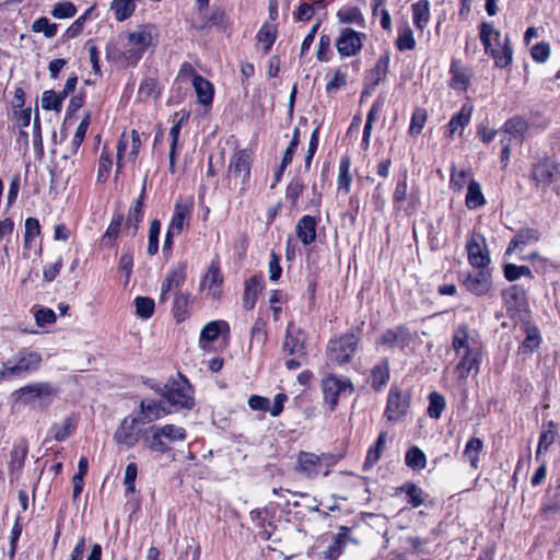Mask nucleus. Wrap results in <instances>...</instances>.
Instances as JSON below:
<instances>
[{
    "instance_id": "obj_1",
    "label": "nucleus",
    "mask_w": 560,
    "mask_h": 560,
    "mask_svg": "<svg viewBox=\"0 0 560 560\" xmlns=\"http://www.w3.org/2000/svg\"><path fill=\"white\" fill-rule=\"evenodd\" d=\"M158 40V27L151 23L142 24L110 40L106 45V57L124 68L135 67L148 49L156 46Z\"/></svg>"
},
{
    "instance_id": "obj_2",
    "label": "nucleus",
    "mask_w": 560,
    "mask_h": 560,
    "mask_svg": "<svg viewBox=\"0 0 560 560\" xmlns=\"http://www.w3.org/2000/svg\"><path fill=\"white\" fill-rule=\"evenodd\" d=\"M452 350L457 359L454 372L458 378L465 380L470 373H478L482 346L476 330L466 324L458 325L453 332Z\"/></svg>"
},
{
    "instance_id": "obj_3",
    "label": "nucleus",
    "mask_w": 560,
    "mask_h": 560,
    "mask_svg": "<svg viewBox=\"0 0 560 560\" xmlns=\"http://www.w3.org/2000/svg\"><path fill=\"white\" fill-rule=\"evenodd\" d=\"M479 36L486 52L492 56L498 67L503 68L511 62L512 49L509 46V39L502 36L492 23H481Z\"/></svg>"
},
{
    "instance_id": "obj_4",
    "label": "nucleus",
    "mask_w": 560,
    "mask_h": 560,
    "mask_svg": "<svg viewBox=\"0 0 560 560\" xmlns=\"http://www.w3.org/2000/svg\"><path fill=\"white\" fill-rule=\"evenodd\" d=\"M42 354L30 349H21L1 363L0 381L25 376L40 366Z\"/></svg>"
},
{
    "instance_id": "obj_5",
    "label": "nucleus",
    "mask_w": 560,
    "mask_h": 560,
    "mask_svg": "<svg viewBox=\"0 0 560 560\" xmlns=\"http://www.w3.org/2000/svg\"><path fill=\"white\" fill-rule=\"evenodd\" d=\"M186 439V430L176 424L152 425L143 439L144 445L154 453L164 454L171 445L183 442Z\"/></svg>"
},
{
    "instance_id": "obj_6",
    "label": "nucleus",
    "mask_w": 560,
    "mask_h": 560,
    "mask_svg": "<svg viewBox=\"0 0 560 560\" xmlns=\"http://www.w3.org/2000/svg\"><path fill=\"white\" fill-rule=\"evenodd\" d=\"M161 396L176 411L191 409L195 405L192 387L183 376L170 380L161 390Z\"/></svg>"
},
{
    "instance_id": "obj_7",
    "label": "nucleus",
    "mask_w": 560,
    "mask_h": 560,
    "mask_svg": "<svg viewBox=\"0 0 560 560\" xmlns=\"http://www.w3.org/2000/svg\"><path fill=\"white\" fill-rule=\"evenodd\" d=\"M322 389L324 400L332 411L340 398L348 397L353 393V385L347 377L330 374L323 378Z\"/></svg>"
},
{
    "instance_id": "obj_8",
    "label": "nucleus",
    "mask_w": 560,
    "mask_h": 560,
    "mask_svg": "<svg viewBox=\"0 0 560 560\" xmlns=\"http://www.w3.org/2000/svg\"><path fill=\"white\" fill-rule=\"evenodd\" d=\"M336 464L335 456L330 454L316 455L310 452H300L298 455L299 470L308 478H315L320 472L329 474V468Z\"/></svg>"
},
{
    "instance_id": "obj_9",
    "label": "nucleus",
    "mask_w": 560,
    "mask_h": 560,
    "mask_svg": "<svg viewBox=\"0 0 560 560\" xmlns=\"http://www.w3.org/2000/svg\"><path fill=\"white\" fill-rule=\"evenodd\" d=\"M357 347L358 338L353 334L331 339L327 346L328 359L338 365L346 364L353 358Z\"/></svg>"
},
{
    "instance_id": "obj_10",
    "label": "nucleus",
    "mask_w": 560,
    "mask_h": 560,
    "mask_svg": "<svg viewBox=\"0 0 560 560\" xmlns=\"http://www.w3.org/2000/svg\"><path fill=\"white\" fill-rule=\"evenodd\" d=\"M223 282L224 277L221 272L220 262L218 259H213L201 276L199 290L205 292L207 298L219 300L223 293Z\"/></svg>"
},
{
    "instance_id": "obj_11",
    "label": "nucleus",
    "mask_w": 560,
    "mask_h": 560,
    "mask_svg": "<svg viewBox=\"0 0 560 560\" xmlns=\"http://www.w3.org/2000/svg\"><path fill=\"white\" fill-rule=\"evenodd\" d=\"M468 262L477 269H485L490 264V254L482 234L472 232L467 240Z\"/></svg>"
},
{
    "instance_id": "obj_12",
    "label": "nucleus",
    "mask_w": 560,
    "mask_h": 560,
    "mask_svg": "<svg viewBox=\"0 0 560 560\" xmlns=\"http://www.w3.org/2000/svg\"><path fill=\"white\" fill-rule=\"evenodd\" d=\"M365 37L366 35L364 33L357 32L353 28H341L336 40V49L340 58L357 56L363 47Z\"/></svg>"
},
{
    "instance_id": "obj_13",
    "label": "nucleus",
    "mask_w": 560,
    "mask_h": 560,
    "mask_svg": "<svg viewBox=\"0 0 560 560\" xmlns=\"http://www.w3.org/2000/svg\"><path fill=\"white\" fill-rule=\"evenodd\" d=\"M194 210V198L191 196H179L174 205L173 215L168 223L171 233H182L188 226Z\"/></svg>"
},
{
    "instance_id": "obj_14",
    "label": "nucleus",
    "mask_w": 560,
    "mask_h": 560,
    "mask_svg": "<svg viewBox=\"0 0 560 560\" xmlns=\"http://www.w3.org/2000/svg\"><path fill=\"white\" fill-rule=\"evenodd\" d=\"M250 165L252 160L248 151L235 152L230 160L228 177L235 180L241 179L242 189H244L249 179Z\"/></svg>"
},
{
    "instance_id": "obj_15",
    "label": "nucleus",
    "mask_w": 560,
    "mask_h": 560,
    "mask_svg": "<svg viewBox=\"0 0 560 560\" xmlns=\"http://www.w3.org/2000/svg\"><path fill=\"white\" fill-rule=\"evenodd\" d=\"M138 422L139 419L135 416H128L121 421L114 434V440L117 444L131 448L138 443L141 435Z\"/></svg>"
},
{
    "instance_id": "obj_16",
    "label": "nucleus",
    "mask_w": 560,
    "mask_h": 560,
    "mask_svg": "<svg viewBox=\"0 0 560 560\" xmlns=\"http://www.w3.org/2000/svg\"><path fill=\"white\" fill-rule=\"evenodd\" d=\"M141 138L138 131L131 130L130 135L122 132L118 143L116 153V173H120L124 167V153L130 145L129 156L135 160L141 148Z\"/></svg>"
},
{
    "instance_id": "obj_17",
    "label": "nucleus",
    "mask_w": 560,
    "mask_h": 560,
    "mask_svg": "<svg viewBox=\"0 0 560 560\" xmlns=\"http://www.w3.org/2000/svg\"><path fill=\"white\" fill-rule=\"evenodd\" d=\"M186 262H178L172 269H170L162 283L160 302H165L168 299L170 292H177L185 282L186 279Z\"/></svg>"
},
{
    "instance_id": "obj_18",
    "label": "nucleus",
    "mask_w": 560,
    "mask_h": 560,
    "mask_svg": "<svg viewBox=\"0 0 560 560\" xmlns=\"http://www.w3.org/2000/svg\"><path fill=\"white\" fill-rule=\"evenodd\" d=\"M16 399L30 404L36 399L46 401L55 395V389L47 383H34L15 392Z\"/></svg>"
},
{
    "instance_id": "obj_19",
    "label": "nucleus",
    "mask_w": 560,
    "mask_h": 560,
    "mask_svg": "<svg viewBox=\"0 0 560 560\" xmlns=\"http://www.w3.org/2000/svg\"><path fill=\"white\" fill-rule=\"evenodd\" d=\"M450 74V86L457 93H466L472 78L471 70L464 66L460 60L452 59Z\"/></svg>"
},
{
    "instance_id": "obj_20",
    "label": "nucleus",
    "mask_w": 560,
    "mask_h": 560,
    "mask_svg": "<svg viewBox=\"0 0 560 560\" xmlns=\"http://www.w3.org/2000/svg\"><path fill=\"white\" fill-rule=\"evenodd\" d=\"M306 334L293 323H289L285 331L283 350L288 354L303 355L305 349Z\"/></svg>"
},
{
    "instance_id": "obj_21",
    "label": "nucleus",
    "mask_w": 560,
    "mask_h": 560,
    "mask_svg": "<svg viewBox=\"0 0 560 560\" xmlns=\"http://www.w3.org/2000/svg\"><path fill=\"white\" fill-rule=\"evenodd\" d=\"M411 334L404 327L386 330L377 341V347L397 348L404 350L411 342Z\"/></svg>"
},
{
    "instance_id": "obj_22",
    "label": "nucleus",
    "mask_w": 560,
    "mask_h": 560,
    "mask_svg": "<svg viewBox=\"0 0 560 560\" xmlns=\"http://www.w3.org/2000/svg\"><path fill=\"white\" fill-rule=\"evenodd\" d=\"M474 106L469 103L464 104L459 112L452 116L446 126V137L453 139L455 135H463L465 128L469 125Z\"/></svg>"
},
{
    "instance_id": "obj_23",
    "label": "nucleus",
    "mask_w": 560,
    "mask_h": 560,
    "mask_svg": "<svg viewBox=\"0 0 560 560\" xmlns=\"http://www.w3.org/2000/svg\"><path fill=\"white\" fill-rule=\"evenodd\" d=\"M560 176V166L551 160H545L533 168V179L537 185L547 186Z\"/></svg>"
},
{
    "instance_id": "obj_24",
    "label": "nucleus",
    "mask_w": 560,
    "mask_h": 560,
    "mask_svg": "<svg viewBox=\"0 0 560 560\" xmlns=\"http://www.w3.org/2000/svg\"><path fill=\"white\" fill-rule=\"evenodd\" d=\"M409 408V400L405 394L392 388L388 394L385 415L388 420L395 421L406 415Z\"/></svg>"
},
{
    "instance_id": "obj_25",
    "label": "nucleus",
    "mask_w": 560,
    "mask_h": 560,
    "mask_svg": "<svg viewBox=\"0 0 560 560\" xmlns=\"http://www.w3.org/2000/svg\"><path fill=\"white\" fill-rule=\"evenodd\" d=\"M503 299L508 312L512 316H521L525 310V290L522 285H511L503 292Z\"/></svg>"
},
{
    "instance_id": "obj_26",
    "label": "nucleus",
    "mask_w": 560,
    "mask_h": 560,
    "mask_svg": "<svg viewBox=\"0 0 560 560\" xmlns=\"http://www.w3.org/2000/svg\"><path fill=\"white\" fill-rule=\"evenodd\" d=\"M230 326L225 320H211L207 323L199 337V347L203 350L207 349L208 345L215 341L220 335L228 334Z\"/></svg>"
},
{
    "instance_id": "obj_27",
    "label": "nucleus",
    "mask_w": 560,
    "mask_h": 560,
    "mask_svg": "<svg viewBox=\"0 0 560 560\" xmlns=\"http://www.w3.org/2000/svg\"><path fill=\"white\" fill-rule=\"evenodd\" d=\"M464 285L472 294L483 295L491 289V276L485 269H480L476 273H469L464 281Z\"/></svg>"
},
{
    "instance_id": "obj_28",
    "label": "nucleus",
    "mask_w": 560,
    "mask_h": 560,
    "mask_svg": "<svg viewBox=\"0 0 560 560\" xmlns=\"http://www.w3.org/2000/svg\"><path fill=\"white\" fill-rule=\"evenodd\" d=\"M168 410L162 401L154 399H142L140 402V415L143 423H149L168 415Z\"/></svg>"
},
{
    "instance_id": "obj_29",
    "label": "nucleus",
    "mask_w": 560,
    "mask_h": 560,
    "mask_svg": "<svg viewBox=\"0 0 560 560\" xmlns=\"http://www.w3.org/2000/svg\"><path fill=\"white\" fill-rule=\"evenodd\" d=\"M265 287L262 276H253L245 282V290L243 295V306L246 310L254 308L259 293Z\"/></svg>"
},
{
    "instance_id": "obj_30",
    "label": "nucleus",
    "mask_w": 560,
    "mask_h": 560,
    "mask_svg": "<svg viewBox=\"0 0 560 560\" xmlns=\"http://www.w3.org/2000/svg\"><path fill=\"white\" fill-rule=\"evenodd\" d=\"M316 225L315 218L311 215H303L298 221L295 232L303 245H310L316 240Z\"/></svg>"
},
{
    "instance_id": "obj_31",
    "label": "nucleus",
    "mask_w": 560,
    "mask_h": 560,
    "mask_svg": "<svg viewBox=\"0 0 560 560\" xmlns=\"http://www.w3.org/2000/svg\"><path fill=\"white\" fill-rule=\"evenodd\" d=\"M430 8L428 0H419L411 5L412 21L419 31H423L430 22Z\"/></svg>"
},
{
    "instance_id": "obj_32",
    "label": "nucleus",
    "mask_w": 560,
    "mask_h": 560,
    "mask_svg": "<svg viewBox=\"0 0 560 560\" xmlns=\"http://www.w3.org/2000/svg\"><path fill=\"white\" fill-rule=\"evenodd\" d=\"M192 86L200 104L208 106L212 103L214 89L210 81L203 77H195Z\"/></svg>"
},
{
    "instance_id": "obj_33",
    "label": "nucleus",
    "mask_w": 560,
    "mask_h": 560,
    "mask_svg": "<svg viewBox=\"0 0 560 560\" xmlns=\"http://www.w3.org/2000/svg\"><path fill=\"white\" fill-rule=\"evenodd\" d=\"M398 490L399 492L406 493L408 503L413 509L419 508L428 502L429 494L412 482L404 483Z\"/></svg>"
},
{
    "instance_id": "obj_34",
    "label": "nucleus",
    "mask_w": 560,
    "mask_h": 560,
    "mask_svg": "<svg viewBox=\"0 0 560 560\" xmlns=\"http://www.w3.org/2000/svg\"><path fill=\"white\" fill-rule=\"evenodd\" d=\"M277 38V27L275 24L265 22L259 28L256 39L264 54H268Z\"/></svg>"
},
{
    "instance_id": "obj_35",
    "label": "nucleus",
    "mask_w": 560,
    "mask_h": 560,
    "mask_svg": "<svg viewBox=\"0 0 560 560\" xmlns=\"http://www.w3.org/2000/svg\"><path fill=\"white\" fill-rule=\"evenodd\" d=\"M388 56H383L376 61L374 68L370 71L366 78L368 85L371 89H374L376 85H378L381 82L385 80L388 70Z\"/></svg>"
},
{
    "instance_id": "obj_36",
    "label": "nucleus",
    "mask_w": 560,
    "mask_h": 560,
    "mask_svg": "<svg viewBox=\"0 0 560 560\" xmlns=\"http://www.w3.org/2000/svg\"><path fill=\"white\" fill-rule=\"evenodd\" d=\"M524 131L525 120L521 117L512 118L508 120L504 125L503 132L505 137L503 139H505L509 142H512V140H514L522 143Z\"/></svg>"
},
{
    "instance_id": "obj_37",
    "label": "nucleus",
    "mask_w": 560,
    "mask_h": 560,
    "mask_svg": "<svg viewBox=\"0 0 560 560\" xmlns=\"http://www.w3.org/2000/svg\"><path fill=\"white\" fill-rule=\"evenodd\" d=\"M397 38L395 40V45L398 50H413L416 48V39L413 36V31L411 30L408 23H404L398 27Z\"/></svg>"
},
{
    "instance_id": "obj_38",
    "label": "nucleus",
    "mask_w": 560,
    "mask_h": 560,
    "mask_svg": "<svg viewBox=\"0 0 560 560\" xmlns=\"http://www.w3.org/2000/svg\"><path fill=\"white\" fill-rule=\"evenodd\" d=\"M137 2L138 0H113L110 10L114 12L115 19L122 22L133 14Z\"/></svg>"
},
{
    "instance_id": "obj_39",
    "label": "nucleus",
    "mask_w": 560,
    "mask_h": 560,
    "mask_svg": "<svg viewBox=\"0 0 560 560\" xmlns=\"http://www.w3.org/2000/svg\"><path fill=\"white\" fill-rule=\"evenodd\" d=\"M143 196L144 189L142 190L139 198L135 200L128 212L126 228L131 230V234L136 233L138 223L143 218Z\"/></svg>"
},
{
    "instance_id": "obj_40",
    "label": "nucleus",
    "mask_w": 560,
    "mask_h": 560,
    "mask_svg": "<svg viewBox=\"0 0 560 560\" xmlns=\"http://www.w3.org/2000/svg\"><path fill=\"white\" fill-rule=\"evenodd\" d=\"M465 203L468 209L474 210L486 203L479 183L470 180L467 187Z\"/></svg>"
},
{
    "instance_id": "obj_41",
    "label": "nucleus",
    "mask_w": 560,
    "mask_h": 560,
    "mask_svg": "<svg viewBox=\"0 0 560 560\" xmlns=\"http://www.w3.org/2000/svg\"><path fill=\"white\" fill-rule=\"evenodd\" d=\"M350 160L348 158H342L338 166L337 187L339 191L343 192V195L349 192L352 182V177L350 175Z\"/></svg>"
},
{
    "instance_id": "obj_42",
    "label": "nucleus",
    "mask_w": 560,
    "mask_h": 560,
    "mask_svg": "<svg viewBox=\"0 0 560 560\" xmlns=\"http://www.w3.org/2000/svg\"><path fill=\"white\" fill-rule=\"evenodd\" d=\"M405 464L412 470H421L427 466V456L418 446H411L405 456Z\"/></svg>"
},
{
    "instance_id": "obj_43",
    "label": "nucleus",
    "mask_w": 560,
    "mask_h": 560,
    "mask_svg": "<svg viewBox=\"0 0 560 560\" xmlns=\"http://www.w3.org/2000/svg\"><path fill=\"white\" fill-rule=\"evenodd\" d=\"M66 97L62 96L61 92L57 93L52 90L45 91L42 94L40 105L45 110H55L57 113L62 109V102Z\"/></svg>"
},
{
    "instance_id": "obj_44",
    "label": "nucleus",
    "mask_w": 560,
    "mask_h": 560,
    "mask_svg": "<svg viewBox=\"0 0 560 560\" xmlns=\"http://www.w3.org/2000/svg\"><path fill=\"white\" fill-rule=\"evenodd\" d=\"M483 443L478 438H471L465 446L464 457L469 462L474 468L478 467L479 456L482 451Z\"/></svg>"
},
{
    "instance_id": "obj_45",
    "label": "nucleus",
    "mask_w": 560,
    "mask_h": 560,
    "mask_svg": "<svg viewBox=\"0 0 560 560\" xmlns=\"http://www.w3.org/2000/svg\"><path fill=\"white\" fill-rule=\"evenodd\" d=\"M190 294L176 292L173 305V314L177 322L184 320L188 315Z\"/></svg>"
},
{
    "instance_id": "obj_46",
    "label": "nucleus",
    "mask_w": 560,
    "mask_h": 560,
    "mask_svg": "<svg viewBox=\"0 0 560 560\" xmlns=\"http://www.w3.org/2000/svg\"><path fill=\"white\" fill-rule=\"evenodd\" d=\"M340 23L345 24H363L364 18L357 7H342L337 12Z\"/></svg>"
},
{
    "instance_id": "obj_47",
    "label": "nucleus",
    "mask_w": 560,
    "mask_h": 560,
    "mask_svg": "<svg viewBox=\"0 0 560 560\" xmlns=\"http://www.w3.org/2000/svg\"><path fill=\"white\" fill-rule=\"evenodd\" d=\"M161 94V90L159 86V82L155 79L148 78L144 79L138 91V96L142 100H156Z\"/></svg>"
},
{
    "instance_id": "obj_48",
    "label": "nucleus",
    "mask_w": 560,
    "mask_h": 560,
    "mask_svg": "<svg viewBox=\"0 0 560 560\" xmlns=\"http://www.w3.org/2000/svg\"><path fill=\"white\" fill-rule=\"evenodd\" d=\"M372 386L381 388L389 380L388 363L386 361L376 364L371 371Z\"/></svg>"
},
{
    "instance_id": "obj_49",
    "label": "nucleus",
    "mask_w": 560,
    "mask_h": 560,
    "mask_svg": "<svg viewBox=\"0 0 560 560\" xmlns=\"http://www.w3.org/2000/svg\"><path fill=\"white\" fill-rule=\"evenodd\" d=\"M471 179V172L469 170L453 168L451 173L450 187L453 190L460 191L466 185L468 186Z\"/></svg>"
},
{
    "instance_id": "obj_50",
    "label": "nucleus",
    "mask_w": 560,
    "mask_h": 560,
    "mask_svg": "<svg viewBox=\"0 0 560 560\" xmlns=\"http://www.w3.org/2000/svg\"><path fill=\"white\" fill-rule=\"evenodd\" d=\"M31 28L34 33H43L47 38H52L57 35L58 26L56 23L49 22L47 18L36 19Z\"/></svg>"
},
{
    "instance_id": "obj_51",
    "label": "nucleus",
    "mask_w": 560,
    "mask_h": 560,
    "mask_svg": "<svg viewBox=\"0 0 560 560\" xmlns=\"http://www.w3.org/2000/svg\"><path fill=\"white\" fill-rule=\"evenodd\" d=\"M428 119L427 110L423 108H416L412 113L409 133L410 136H418L423 130Z\"/></svg>"
},
{
    "instance_id": "obj_52",
    "label": "nucleus",
    "mask_w": 560,
    "mask_h": 560,
    "mask_svg": "<svg viewBox=\"0 0 560 560\" xmlns=\"http://www.w3.org/2000/svg\"><path fill=\"white\" fill-rule=\"evenodd\" d=\"M112 166L113 161L110 159V152L107 145H104L98 162L97 179L102 182L106 180Z\"/></svg>"
},
{
    "instance_id": "obj_53",
    "label": "nucleus",
    "mask_w": 560,
    "mask_h": 560,
    "mask_svg": "<svg viewBox=\"0 0 560 560\" xmlns=\"http://www.w3.org/2000/svg\"><path fill=\"white\" fill-rule=\"evenodd\" d=\"M136 313L141 318H149L154 312V301L150 298L138 296L135 300Z\"/></svg>"
},
{
    "instance_id": "obj_54",
    "label": "nucleus",
    "mask_w": 560,
    "mask_h": 560,
    "mask_svg": "<svg viewBox=\"0 0 560 560\" xmlns=\"http://www.w3.org/2000/svg\"><path fill=\"white\" fill-rule=\"evenodd\" d=\"M550 54V45L547 42H539L530 48V57L538 63L546 62L549 59Z\"/></svg>"
},
{
    "instance_id": "obj_55",
    "label": "nucleus",
    "mask_w": 560,
    "mask_h": 560,
    "mask_svg": "<svg viewBox=\"0 0 560 560\" xmlns=\"http://www.w3.org/2000/svg\"><path fill=\"white\" fill-rule=\"evenodd\" d=\"M444 408H445L444 397L438 393L430 394L428 415L433 419H438V418H440Z\"/></svg>"
},
{
    "instance_id": "obj_56",
    "label": "nucleus",
    "mask_w": 560,
    "mask_h": 560,
    "mask_svg": "<svg viewBox=\"0 0 560 560\" xmlns=\"http://www.w3.org/2000/svg\"><path fill=\"white\" fill-rule=\"evenodd\" d=\"M51 14L56 19H70L77 14V8L72 2H58L54 5Z\"/></svg>"
},
{
    "instance_id": "obj_57",
    "label": "nucleus",
    "mask_w": 560,
    "mask_h": 560,
    "mask_svg": "<svg viewBox=\"0 0 560 560\" xmlns=\"http://www.w3.org/2000/svg\"><path fill=\"white\" fill-rule=\"evenodd\" d=\"M347 80L348 75L345 71L341 69L335 70L331 80L328 81L326 85V91L331 93L345 88L347 85Z\"/></svg>"
},
{
    "instance_id": "obj_58",
    "label": "nucleus",
    "mask_w": 560,
    "mask_h": 560,
    "mask_svg": "<svg viewBox=\"0 0 560 560\" xmlns=\"http://www.w3.org/2000/svg\"><path fill=\"white\" fill-rule=\"evenodd\" d=\"M40 233V225L37 219L27 218L25 220V235H24V244L25 246H30L31 242L38 236Z\"/></svg>"
},
{
    "instance_id": "obj_59",
    "label": "nucleus",
    "mask_w": 560,
    "mask_h": 560,
    "mask_svg": "<svg viewBox=\"0 0 560 560\" xmlns=\"http://www.w3.org/2000/svg\"><path fill=\"white\" fill-rule=\"evenodd\" d=\"M138 474V467L135 463L127 465L124 477V485L129 493H133L136 490V478Z\"/></svg>"
},
{
    "instance_id": "obj_60",
    "label": "nucleus",
    "mask_w": 560,
    "mask_h": 560,
    "mask_svg": "<svg viewBox=\"0 0 560 560\" xmlns=\"http://www.w3.org/2000/svg\"><path fill=\"white\" fill-rule=\"evenodd\" d=\"M316 8H323L320 1H317L314 4L301 3L296 11V19L300 21L311 20L315 14Z\"/></svg>"
},
{
    "instance_id": "obj_61",
    "label": "nucleus",
    "mask_w": 560,
    "mask_h": 560,
    "mask_svg": "<svg viewBox=\"0 0 560 560\" xmlns=\"http://www.w3.org/2000/svg\"><path fill=\"white\" fill-rule=\"evenodd\" d=\"M73 430V424L70 419H66L62 423L55 424L51 429L52 436L57 441H62L67 439L71 431Z\"/></svg>"
},
{
    "instance_id": "obj_62",
    "label": "nucleus",
    "mask_w": 560,
    "mask_h": 560,
    "mask_svg": "<svg viewBox=\"0 0 560 560\" xmlns=\"http://www.w3.org/2000/svg\"><path fill=\"white\" fill-rule=\"evenodd\" d=\"M331 56L330 51V38L328 35H322L319 37L316 57L319 61H329Z\"/></svg>"
},
{
    "instance_id": "obj_63",
    "label": "nucleus",
    "mask_w": 560,
    "mask_h": 560,
    "mask_svg": "<svg viewBox=\"0 0 560 560\" xmlns=\"http://www.w3.org/2000/svg\"><path fill=\"white\" fill-rule=\"evenodd\" d=\"M35 322L38 327H44L47 324H52L56 322V314L50 308H39L34 314Z\"/></svg>"
},
{
    "instance_id": "obj_64",
    "label": "nucleus",
    "mask_w": 560,
    "mask_h": 560,
    "mask_svg": "<svg viewBox=\"0 0 560 560\" xmlns=\"http://www.w3.org/2000/svg\"><path fill=\"white\" fill-rule=\"evenodd\" d=\"M121 223H122V215H120V214L110 221L105 234L103 235L104 243L109 244L112 240H115L118 236Z\"/></svg>"
}]
</instances>
